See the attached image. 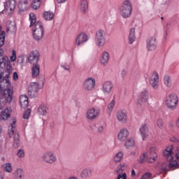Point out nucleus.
Listing matches in <instances>:
<instances>
[{
  "label": "nucleus",
  "instance_id": "f257e3e1",
  "mask_svg": "<svg viewBox=\"0 0 179 179\" xmlns=\"http://www.w3.org/2000/svg\"><path fill=\"white\" fill-rule=\"evenodd\" d=\"M10 76V72L9 70H6V74H3V82L6 83V89L3 90V99H0V111L2 110V103H10L12 97H13V90H12L9 81Z\"/></svg>",
  "mask_w": 179,
  "mask_h": 179
},
{
  "label": "nucleus",
  "instance_id": "f03ea898",
  "mask_svg": "<svg viewBox=\"0 0 179 179\" xmlns=\"http://www.w3.org/2000/svg\"><path fill=\"white\" fill-rule=\"evenodd\" d=\"M36 15L33 13H29L30 27L34 26L32 29V33L34 40L39 41L41 38H43V34H44V27L43 22L40 21L36 22Z\"/></svg>",
  "mask_w": 179,
  "mask_h": 179
},
{
  "label": "nucleus",
  "instance_id": "7ed1b4c3",
  "mask_svg": "<svg viewBox=\"0 0 179 179\" xmlns=\"http://www.w3.org/2000/svg\"><path fill=\"white\" fill-rule=\"evenodd\" d=\"M14 135V148L19 147V133L16 131V118L13 117L11 119L10 125L8 127V136L12 138Z\"/></svg>",
  "mask_w": 179,
  "mask_h": 179
},
{
  "label": "nucleus",
  "instance_id": "20e7f679",
  "mask_svg": "<svg viewBox=\"0 0 179 179\" xmlns=\"http://www.w3.org/2000/svg\"><path fill=\"white\" fill-rule=\"evenodd\" d=\"M120 13L124 19L131 17L132 15V4L130 0H125L120 8Z\"/></svg>",
  "mask_w": 179,
  "mask_h": 179
},
{
  "label": "nucleus",
  "instance_id": "39448f33",
  "mask_svg": "<svg viewBox=\"0 0 179 179\" xmlns=\"http://www.w3.org/2000/svg\"><path fill=\"white\" fill-rule=\"evenodd\" d=\"M165 105L169 110H176L178 106V96L176 94H171L166 97Z\"/></svg>",
  "mask_w": 179,
  "mask_h": 179
},
{
  "label": "nucleus",
  "instance_id": "423d86ee",
  "mask_svg": "<svg viewBox=\"0 0 179 179\" xmlns=\"http://www.w3.org/2000/svg\"><path fill=\"white\" fill-rule=\"evenodd\" d=\"M41 159L42 162L47 163V164H54L55 163H57L58 160L57 155H55V154L51 151L44 152L41 155Z\"/></svg>",
  "mask_w": 179,
  "mask_h": 179
},
{
  "label": "nucleus",
  "instance_id": "0eeeda50",
  "mask_svg": "<svg viewBox=\"0 0 179 179\" xmlns=\"http://www.w3.org/2000/svg\"><path fill=\"white\" fill-rule=\"evenodd\" d=\"M95 44L97 47H103L106 44V31L99 29L96 32Z\"/></svg>",
  "mask_w": 179,
  "mask_h": 179
},
{
  "label": "nucleus",
  "instance_id": "6e6552de",
  "mask_svg": "<svg viewBox=\"0 0 179 179\" xmlns=\"http://www.w3.org/2000/svg\"><path fill=\"white\" fill-rule=\"evenodd\" d=\"M178 167V162L177 160L171 161V162H166L161 164L162 171H170L172 169H177Z\"/></svg>",
  "mask_w": 179,
  "mask_h": 179
},
{
  "label": "nucleus",
  "instance_id": "1a4fd4ad",
  "mask_svg": "<svg viewBox=\"0 0 179 179\" xmlns=\"http://www.w3.org/2000/svg\"><path fill=\"white\" fill-rule=\"evenodd\" d=\"M100 115V110L96 108H90L86 112V118L90 121L96 120Z\"/></svg>",
  "mask_w": 179,
  "mask_h": 179
},
{
  "label": "nucleus",
  "instance_id": "9d476101",
  "mask_svg": "<svg viewBox=\"0 0 179 179\" xmlns=\"http://www.w3.org/2000/svg\"><path fill=\"white\" fill-rule=\"evenodd\" d=\"M173 150L174 145H171L166 147L165 150L163 152V155L168 162H171V160L176 157V154Z\"/></svg>",
  "mask_w": 179,
  "mask_h": 179
},
{
  "label": "nucleus",
  "instance_id": "9b49d317",
  "mask_svg": "<svg viewBox=\"0 0 179 179\" xmlns=\"http://www.w3.org/2000/svg\"><path fill=\"white\" fill-rule=\"evenodd\" d=\"M40 58V53L37 50H33L29 52L28 55V62L31 65H36L38 62Z\"/></svg>",
  "mask_w": 179,
  "mask_h": 179
},
{
  "label": "nucleus",
  "instance_id": "f8f14e48",
  "mask_svg": "<svg viewBox=\"0 0 179 179\" xmlns=\"http://www.w3.org/2000/svg\"><path fill=\"white\" fill-rule=\"evenodd\" d=\"M149 83L155 90H157L159 89V73L157 72L154 71L151 74Z\"/></svg>",
  "mask_w": 179,
  "mask_h": 179
},
{
  "label": "nucleus",
  "instance_id": "ddd939ff",
  "mask_svg": "<svg viewBox=\"0 0 179 179\" xmlns=\"http://www.w3.org/2000/svg\"><path fill=\"white\" fill-rule=\"evenodd\" d=\"M40 89V85L37 83H31L28 88V94L29 97H36L37 93H38V90Z\"/></svg>",
  "mask_w": 179,
  "mask_h": 179
},
{
  "label": "nucleus",
  "instance_id": "4468645a",
  "mask_svg": "<svg viewBox=\"0 0 179 179\" xmlns=\"http://www.w3.org/2000/svg\"><path fill=\"white\" fill-rule=\"evenodd\" d=\"M149 101V93L147 90H143L141 92L139 98L137 100V104L138 106H143L145 103H148Z\"/></svg>",
  "mask_w": 179,
  "mask_h": 179
},
{
  "label": "nucleus",
  "instance_id": "2eb2a0df",
  "mask_svg": "<svg viewBox=\"0 0 179 179\" xmlns=\"http://www.w3.org/2000/svg\"><path fill=\"white\" fill-rule=\"evenodd\" d=\"M88 40L87 35L85 32H82L76 36L75 44L78 47H80V45H83Z\"/></svg>",
  "mask_w": 179,
  "mask_h": 179
},
{
  "label": "nucleus",
  "instance_id": "dca6fc26",
  "mask_svg": "<svg viewBox=\"0 0 179 179\" xmlns=\"http://www.w3.org/2000/svg\"><path fill=\"white\" fill-rule=\"evenodd\" d=\"M83 86L86 92H90L96 86V80L94 78H88L85 80Z\"/></svg>",
  "mask_w": 179,
  "mask_h": 179
},
{
  "label": "nucleus",
  "instance_id": "f3484780",
  "mask_svg": "<svg viewBox=\"0 0 179 179\" xmlns=\"http://www.w3.org/2000/svg\"><path fill=\"white\" fill-rule=\"evenodd\" d=\"M78 9L80 13L86 15L89 12V3L87 0H80L78 6Z\"/></svg>",
  "mask_w": 179,
  "mask_h": 179
},
{
  "label": "nucleus",
  "instance_id": "a211bd4d",
  "mask_svg": "<svg viewBox=\"0 0 179 179\" xmlns=\"http://www.w3.org/2000/svg\"><path fill=\"white\" fill-rule=\"evenodd\" d=\"M147 48L149 51H155L157 47V42L156 41V38L150 37L147 39Z\"/></svg>",
  "mask_w": 179,
  "mask_h": 179
},
{
  "label": "nucleus",
  "instance_id": "6ab92c4d",
  "mask_svg": "<svg viewBox=\"0 0 179 179\" xmlns=\"http://www.w3.org/2000/svg\"><path fill=\"white\" fill-rule=\"evenodd\" d=\"M114 87V84L110 81H106L102 85V92L104 94H110L111 93V90Z\"/></svg>",
  "mask_w": 179,
  "mask_h": 179
},
{
  "label": "nucleus",
  "instance_id": "aec40b11",
  "mask_svg": "<svg viewBox=\"0 0 179 179\" xmlns=\"http://www.w3.org/2000/svg\"><path fill=\"white\" fill-rule=\"evenodd\" d=\"M139 132L142 137L143 141H145L148 136H149V128L146 124H141Z\"/></svg>",
  "mask_w": 179,
  "mask_h": 179
},
{
  "label": "nucleus",
  "instance_id": "412c9836",
  "mask_svg": "<svg viewBox=\"0 0 179 179\" xmlns=\"http://www.w3.org/2000/svg\"><path fill=\"white\" fill-rule=\"evenodd\" d=\"M108 61H110V54L107 51L103 52L100 57V64L106 66L108 65Z\"/></svg>",
  "mask_w": 179,
  "mask_h": 179
},
{
  "label": "nucleus",
  "instance_id": "4be33fe9",
  "mask_svg": "<svg viewBox=\"0 0 179 179\" xmlns=\"http://www.w3.org/2000/svg\"><path fill=\"white\" fill-rule=\"evenodd\" d=\"M129 135V131H128L127 129H122L117 134V139L121 142H124V141L127 140V138H128Z\"/></svg>",
  "mask_w": 179,
  "mask_h": 179
},
{
  "label": "nucleus",
  "instance_id": "5701e85b",
  "mask_svg": "<svg viewBox=\"0 0 179 179\" xmlns=\"http://www.w3.org/2000/svg\"><path fill=\"white\" fill-rule=\"evenodd\" d=\"M117 120L123 124L128 121V115L123 110H119L116 113Z\"/></svg>",
  "mask_w": 179,
  "mask_h": 179
},
{
  "label": "nucleus",
  "instance_id": "b1692460",
  "mask_svg": "<svg viewBox=\"0 0 179 179\" xmlns=\"http://www.w3.org/2000/svg\"><path fill=\"white\" fill-rule=\"evenodd\" d=\"M156 159H157V152H156L155 148H152L150 149V155L148 162V163H155Z\"/></svg>",
  "mask_w": 179,
  "mask_h": 179
},
{
  "label": "nucleus",
  "instance_id": "393cba45",
  "mask_svg": "<svg viewBox=\"0 0 179 179\" xmlns=\"http://www.w3.org/2000/svg\"><path fill=\"white\" fill-rule=\"evenodd\" d=\"M18 8L22 12H24L29 9V0H20Z\"/></svg>",
  "mask_w": 179,
  "mask_h": 179
},
{
  "label": "nucleus",
  "instance_id": "a878e982",
  "mask_svg": "<svg viewBox=\"0 0 179 179\" xmlns=\"http://www.w3.org/2000/svg\"><path fill=\"white\" fill-rule=\"evenodd\" d=\"M37 111L39 115H47L48 114L49 108L47 105L41 104L38 106Z\"/></svg>",
  "mask_w": 179,
  "mask_h": 179
},
{
  "label": "nucleus",
  "instance_id": "bb28decb",
  "mask_svg": "<svg viewBox=\"0 0 179 179\" xmlns=\"http://www.w3.org/2000/svg\"><path fill=\"white\" fill-rule=\"evenodd\" d=\"M5 8L7 10H10V12L15 10V8H16V0H8L5 3Z\"/></svg>",
  "mask_w": 179,
  "mask_h": 179
},
{
  "label": "nucleus",
  "instance_id": "cd10ccee",
  "mask_svg": "<svg viewBox=\"0 0 179 179\" xmlns=\"http://www.w3.org/2000/svg\"><path fill=\"white\" fill-rule=\"evenodd\" d=\"M20 103L22 108H27L29 107V97L26 95H21L20 96Z\"/></svg>",
  "mask_w": 179,
  "mask_h": 179
},
{
  "label": "nucleus",
  "instance_id": "c85d7f7f",
  "mask_svg": "<svg viewBox=\"0 0 179 179\" xmlns=\"http://www.w3.org/2000/svg\"><path fill=\"white\" fill-rule=\"evenodd\" d=\"M10 117V109L6 108L3 111L0 113V120L6 121Z\"/></svg>",
  "mask_w": 179,
  "mask_h": 179
},
{
  "label": "nucleus",
  "instance_id": "c756f323",
  "mask_svg": "<svg viewBox=\"0 0 179 179\" xmlns=\"http://www.w3.org/2000/svg\"><path fill=\"white\" fill-rule=\"evenodd\" d=\"M40 75V66L38 64H33L31 68L32 78H37Z\"/></svg>",
  "mask_w": 179,
  "mask_h": 179
},
{
  "label": "nucleus",
  "instance_id": "7c9ffc66",
  "mask_svg": "<svg viewBox=\"0 0 179 179\" xmlns=\"http://www.w3.org/2000/svg\"><path fill=\"white\" fill-rule=\"evenodd\" d=\"M164 83L166 87H169V89L173 87V80H171V76L169 75H165L164 76Z\"/></svg>",
  "mask_w": 179,
  "mask_h": 179
},
{
  "label": "nucleus",
  "instance_id": "2f4dec72",
  "mask_svg": "<svg viewBox=\"0 0 179 179\" xmlns=\"http://www.w3.org/2000/svg\"><path fill=\"white\" fill-rule=\"evenodd\" d=\"M95 128H92V131H95L96 134H103L104 132V124L101 123H97L94 125Z\"/></svg>",
  "mask_w": 179,
  "mask_h": 179
},
{
  "label": "nucleus",
  "instance_id": "473e14b6",
  "mask_svg": "<svg viewBox=\"0 0 179 179\" xmlns=\"http://www.w3.org/2000/svg\"><path fill=\"white\" fill-rule=\"evenodd\" d=\"M55 17V14L52 13V11H45L43 13V18L45 20H52Z\"/></svg>",
  "mask_w": 179,
  "mask_h": 179
},
{
  "label": "nucleus",
  "instance_id": "72a5a7b5",
  "mask_svg": "<svg viewBox=\"0 0 179 179\" xmlns=\"http://www.w3.org/2000/svg\"><path fill=\"white\" fill-rule=\"evenodd\" d=\"M24 177V171H23V169H18L15 171L14 178L15 179H23Z\"/></svg>",
  "mask_w": 179,
  "mask_h": 179
},
{
  "label": "nucleus",
  "instance_id": "f704fd0d",
  "mask_svg": "<svg viewBox=\"0 0 179 179\" xmlns=\"http://www.w3.org/2000/svg\"><path fill=\"white\" fill-rule=\"evenodd\" d=\"M92 175V170L89 169H85L83 170L80 173L81 178H89Z\"/></svg>",
  "mask_w": 179,
  "mask_h": 179
},
{
  "label": "nucleus",
  "instance_id": "c9c22d12",
  "mask_svg": "<svg viewBox=\"0 0 179 179\" xmlns=\"http://www.w3.org/2000/svg\"><path fill=\"white\" fill-rule=\"evenodd\" d=\"M124 145L127 149L135 146V138L130 137L126 141Z\"/></svg>",
  "mask_w": 179,
  "mask_h": 179
},
{
  "label": "nucleus",
  "instance_id": "e433bc0d",
  "mask_svg": "<svg viewBox=\"0 0 179 179\" xmlns=\"http://www.w3.org/2000/svg\"><path fill=\"white\" fill-rule=\"evenodd\" d=\"M42 2L43 0H34L31 3L32 9H34L35 10L39 9L40 6H41Z\"/></svg>",
  "mask_w": 179,
  "mask_h": 179
},
{
  "label": "nucleus",
  "instance_id": "4c0bfd02",
  "mask_svg": "<svg viewBox=\"0 0 179 179\" xmlns=\"http://www.w3.org/2000/svg\"><path fill=\"white\" fill-rule=\"evenodd\" d=\"M135 41V28H131L129 34V43L132 44Z\"/></svg>",
  "mask_w": 179,
  "mask_h": 179
},
{
  "label": "nucleus",
  "instance_id": "58836bf2",
  "mask_svg": "<svg viewBox=\"0 0 179 179\" xmlns=\"http://www.w3.org/2000/svg\"><path fill=\"white\" fill-rule=\"evenodd\" d=\"M122 157H124V153L122 152H118L114 156V161L118 163L122 160Z\"/></svg>",
  "mask_w": 179,
  "mask_h": 179
},
{
  "label": "nucleus",
  "instance_id": "ea45409f",
  "mask_svg": "<svg viewBox=\"0 0 179 179\" xmlns=\"http://www.w3.org/2000/svg\"><path fill=\"white\" fill-rule=\"evenodd\" d=\"M6 61H8V57L0 55V68L6 66Z\"/></svg>",
  "mask_w": 179,
  "mask_h": 179
},
{
  "label": "nucleus",
  "instance_id": "a19ab883",
  "mask_svg": "<svg viewBox=\"0 0 179 179\" xmlns=\"http://www.w3.org/2000/svg\"><path fill=\"white\" fill-rule=\"evenodd\" d=\"M148 159V154L147 153H143L140 156V158L138 159V163H145L146 160Z\"/></svg>",
  "mask_w": 179,
  "mask_h": 179
},
{
  "label": "nucleus",
  "instance_id": "79ce46f5",
  "mask_svg": "<svg viewBox=\"0 0 179 179\" xmlns=\"http://www.w3.org/2000/svg\"><path fill=\"white\" fill-rule=\"evenodd\" d=\"M5 44V31H1L0 34V47Z\"/></svg>",
  "mask_w": 179,
  "mask_h": 179
},
{
  "label": "nucleus",
  "instance_id": "37998d69",
  "mask_svg": "<svg viewBox=\"0 0 179 179\" xmlns=\"http://www.w3.org/2000/svg\"><path fill=\"white\" fill-rule=\"evenodd\" d=\"M4 170L6 173H12V164L10 163H7L4 165Z\"/></svg>",
  "mask_w": 179,
  "mask_h": 179
},
{
  "label": "nucleus",
  "instance_id": "c03bdc74",
  "mask_svg": "<svg viewBox=\"0 0 179 179\" xmlns=\"http://www.w3.org/2000/svg\"><path fill=\"white\" fill-rule=\"evenodd\" d=\"M115 106V101L113 100L108 105V111H113L114 107Z\"/></svg>",
  "mask_w": 179,
  "mask_h": 179
},
{
  "label": "nucleus",
  "instance_id": "a18cd8bd",
  "mask_svg": "<svg viewBox=\"0 0 179 179\" xmlns=\"http://www.w3.org/2000/svg\"><path fill=\"white\" fill-rule=\"evenodd\" d=\"M30 114H31V109L28 108L23 115V118L24 120H27V118H29V117H30Z\"/></svg>",
  "mask_w": 179,
  "mask_h": 179
},
{
  "label": "nucleus",
  "instance_id": "49530a36",
  "mask_svg": "<svg viewBox=\"0 0 179 179\" xmlns=\"http://www.w3.org/2000/svg\"><path fill=\"white\" fill-rule=\"evenodd\" d=\"M157 125L158 127V128H159V129H163V125H164V122H163V119H158L157 120Z\"/></svg>",
  "mask_w": 179,
  "mask_h": 179
},
{
  "label": "nucleus",
  "instance_id": "de8ad7c7",
  "mask_svg": "<svg viewBox=\"0 0 179 179\" xmlns=\"http://www.w3.org/2000/svg\"><path fill=\"white\" fill-rule=\"evenodd\" d=\"M171 142H173L174 143L179 142V134H176L173 136H172L170 138Z\"/></svg>",
  "mask_w": 179,
  "mask_h": 179
},
{
  "label": "nucleus",
  "instance_id": "09e8293b",
  "mask_svg": "<svg viewBox=\"0 0 179 179\" xmlns=\"http://www.w3.org/2000/svg\"><path fill=\"white\" fill-rule=\"evenodd\" d=\"M10 59L11 62H15L16 61V50H13Z\"/></svg>",
  "mask_w": 179,
  "mask_h": 179
},
{
  "label": "nucleus",
  "instance_id": "8fccbe9b",
  "mask_svg": "<svg viewBox=\"0 0 179 179\" xmlns=\"http://www.w3.org/2000/svg\"><path fill=\"white\" fill-rule=\"evenodd\" d=\"M17 157H24V151L23 150H19L17 152Z\"/></svg>",
  "mask_w": 179,
  "mask_h": 179
},
{
  "label": "nucleus",
  "instance_id": "3c124183",
  "mask_svg": "<svg viewBox=\"0 0 179 179\" xmlns=\"http://www.w3.org/2000/svg\"><path fill=\"white\" fill-rule=\"evenodd\" d=\"M61 66L64 69V71H71V66L67 64H62Z\"/></svg>",
  "mask_w": 179,
  "mask_h": 179
},
{
  "label": "nucleus",
  "instance_id": "603ef678",
  "mask_svg": "<svg viewBox=\"0 0 179 179\" xmlns=\"http://www.w3.org/2000/svg\"><path fill=\"white\" fill-rule=\"evenodd\" d=\"M24 62V58L23 57V56H19L17 57V62H18V64H23Z\"/></svg>",
  "mask_w": 179,
  "mask_h": 179
},
{
  "label": "nucleus",
  "instance_id": "864d4df0",
  "mask_svg": "<svg viewBox=\"0 0 179 179\" xmlns=\"http://www.w3.org/2000/svg\"><path fill=\"white\" fill-rule=\"evenodd\" d=\"M3 83H5V82H0V94H2V92H3Z\"/></svg>",
  "mask_w": 179,
  "mask_h": 179
},
{
  "label": "nucleus",
  "instance_id": "5fc2aeb1",
  "mask_svg": "<svg viewBox=\"0 0 179 179\" xmlns=\"http://www.w3.org/2000/svg\"><path fill=\"white\" fill-rule=\"evenodd\" d=\"M13 79L14 80H17V79H19V76L17 72L13 73Z\"/></svg>",
  "mask_w": 179,
  "mask_h": 179
},
{
  "label": "nucleus",
  "instance_id": "6e6d98bb",
  "mask_svg": "<svg viewBox=\"0 0 179 179\" xmlns=\"http://www.w3.org/2000/svg\"><path fill=\"white\" fill-rule=\"evenodd\" d=\"M57 2L58 3H64V2H66V0H57Z\"/></svg>",
  "mask_w": 179,
  "mask_h": 179
},
{
  "label": "nucleus",
  "instance_id": "4d7b16f0",
  "mask_svg": "<svg viewBox=\"0 0 179 179\" xmlns=\"http://www.w3.org/2000/svg\"><path fill=\"white\" fill-rule=\"evenodd\" d=\"M0 55L3 56V50H2V48H0Z\"/></svg>",
  "mask_w": 179,
  "mask_h": 179
},
{
  "label": "nucleus",
  "instance_id": "13d9d810",
  "mask_svg": "<svg viewBox=\"0 0 179 179\" xmlns=\"http://www.w3.org/2000/svg\"><path fill=\"white\" fill-rule=\"evenodd\" d=\"M135 176V170L132 169L131 171V177H134Z\"/></svg>",
  "mask_w": 179,
  "mask_h": 179
},
{
  "label": "nucleus",
  "instance_id": "bf43d9fd",
  "mask_svg": "<svg viewBox=\"0 0 179 179\" xmlns=\"http://www.w3.org/2000/svg\"><path fill=\"white\" fill-rule=\"evenodd\" d=\"M6 66H7V69H10V68H11V67H10V65H9V64H7Z\"/></svg>",
  "mask_w": 179,
  "mask_h": 179
},
{
  "label": "nucleus",
  "instance_id": "052dcab7",
  "mask_svg": "<svg viewBox=\"0 0 179 179\" xmlns=\"http://www.w3.org/2000/svg\"><path fill=\"white\" fill-rule=\"evenodd\" d=\"M0 179H3V177H2V175L0 174Z\"/></svg>",
  "mask_w": 179,
  "mask_h": 179
},
{
  "label": "nucleus",
  "instance_id": "680f3d73",
  "mask_svg": "<svg viewBox=\"0 0 179 179\" xmlns=\"http://www.w3.org/2000/svg\"><path fill=\"white\" fill-rule=\"evenodd\" d=\"M1 132H2V128H1V127H0V134H1Z\"/></svg>",
  "mask_w": 179,
  "mask_h": 179
},
{
  "label": "nucleus",
  "instance_id": "e2e57ef3",
  "mask_svg": "<svg viewBox=\"0 0 179 179\" xmlns=\"http://www.w3.org/2000/svg\"><path fill=\"white\" fill-rule=\"evenodd\" d=\"M161 19H162V20H163V19H164V17H161Z\"/></svg>",
  "mask_w": 179,
  "mask_h": 179
},
{
  "label": "nucleus",
  "instance_id": "0e129e2a",
  "mask_svg": "<svg viewBox=\"0 0 179 179\" xmlns=\"http://www.w3.org/2000/svg\"><path fill=\"white\" fill-rule=\"evenodd\" d=\"M0 78H1V76H0Z\"/></svg>",
  "mask_w": 179,
  "mask_h": 179
}]
</instances>
